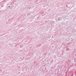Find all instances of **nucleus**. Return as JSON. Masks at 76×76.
Masks as SVG:
<instances>
[{
  "mask_svg": "<svg viewBox=\"0 0 76 76\" xmlns=\"http://www.w3.org/2000/svg\"><path fill=\"white\" fill-rule=\"evenodd\" d=\"M63 19V18L62 17H60L57 20H59V21H60V20H62V19Z\"/></svg>",
  "mask_w": 76,
  "mask_h": 76,
  "instance_id": "f257e3e1",
  "label": "nucleus"
},
{
  "mask_svg": "<svg viewBox=\"0 0 76 76\" xmlns=\"http://www.w3.org/2000/svg\"><path fill=\"white\" fill-rule=\"evenodd\" d=\"M39 16H38L37 17V19H39Z\"/></svg>",
  "mask_w": 76,
  "mask_h": 76,
  "instance_id": "f03ea898",
  "label": "nucleus"
},
{
  "mask_svg": "<svg viewBox=\"0 0 76 76\" xmlns=\"http://www.w3.org/2000/svg\"><path fill=\"white\" fill-rule=\"evenodd\" d=\"M10 7V6H8V7Z\"/></svg>",
  "mask_w": 76,
  "mask_h": 76,
  "instance_id": "423d86ee",
  "label": "nucleus"
},
{
  "mask_svg": "<svg viewBox=\"0 0 76 76\" xmlns=\"http://www.w3.org/2000/svg\"><path fill=\"white\" fill-rule=\"evenodd\" d=\"M19 26H20V25H19L18 26V27H19Z\"/></svg>",
  "mask_w": 76,
  "mask_h": 76,
  "instance_id": "7ed1b4c3",
  "label": "nucleus"
},
{
  "mask_svg": "<svg viewBox=\"0 0 76 76\" xmlns=\"http://www.w3.org/2000/svg\"><path fill=\"white\" fill-rule=\"evenodd\" d=\"M66 7H68V6H67V5H66Z\"/></svg>",
  "mask_w": 76,
  "mask_h": 76,
  "instance_id": "20e7f679",
  "label": "nucleus"
},
{
  "mask_svg": "<svg viewBox=\"0 0 76 76\" xmlns=\"http://www.w3.org/2000/svg\"><path fill=\"white\" fill-rule=\"evenodd\" d=\"M29 9H31V7L29 8Z\"/></svg>",
  "mask_w": 76,
  "mask_h": 76,
  "instance_id": "0eeeda50",
  "label": "nucleus"
},
{
  "mask_svg": "<svg viewBox=\"0 0 76 76\" xmlns=\"http://www.w3.org/2000/svg\"><path fill=\"white\" fill-rule=\"evenodd\" d=\"M21 27H22V26H21V27H20V28H21Z\"/></svg>",
  "mask_w": 76,
  "mask_h": 76,
  "instance_id": "6e6552de",
  "label": "nucleus"
},
{
  "mask_svg": "<svg viewBox=\"0 0 76 76\" xmlns=\"http://www.w3.org/2000/svg\"><path fill=\"white\" fill-rule=\"evenodd\" d=\"M66 51H69V50H68V49H66Z\"/></svg>",
  "mask_w": 76,
  "mask_h": 76,
  "instance_id": "39448f33",
  "label": "nucleus"
}]
</instances>
